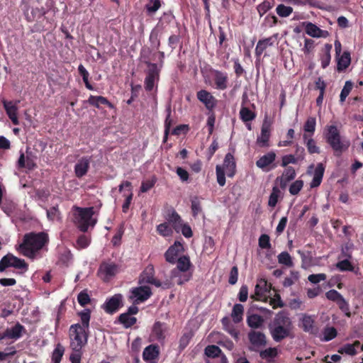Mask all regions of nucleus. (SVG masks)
I'll use <instances>...</instances> for the list:
<instances>
[{
  "label": "nucleus",
  "instance_id": "1",
  "mask_svg": "<svg viewBox=\"0 0 363 363\" xmlns=\"http://www.w3.org/2000/svg\"><path fill=\"white\" fill-rule=\"evenodd\" d=\"M50 239L45 232H30L26 233L22 242L18 245L17 250L24 257L31 260L41 259L43 251L48 250V245Z\"/></svg>",
  "mask_w": 363,
  "mask_h": 363
},
{
  "label": "nucleus",
  "instance_id": "2",
  "mask_svg": "<svg viewBox=\"0 0 363 363\" xmlns=\"http://www.w3.org/2000/svg\"><path fill=\"white\" fill-rule=\"evenodd\" d=\"M270 335L276 342H280L286 338L294 337V325L288 314L280 311L276 314L269 325Z\"/></svg>",
  "mask_w": 363,
  "mask_h": 363
},
{
  "label": "nucleus",
  "instance_id": "3",
  "mask_svg": "<svg viewBox=\"0 0 363 363\" xmlns=\"http://www.w3.org/2000/svg\"><path fill=\"white\" fill-rule=\"evenodd\" d=\"M69 347L72 350L69 360L72 363H81L82 349L87 344L89 330L81 327L80 323L72 324L69 329Z\"/></svg>",
  "mask_w": 363,
  "mask_h": 363
},
{
  "label": "nucleus",
  "instance_id": "4",
  "mask_svg": "<svg viewBox=\"0 0 363 363\" xmlns=\"http://www.w3.org/2000/svg\"><path fill=\"white\" fill-rule=\"evenodd\" d=\"M72 211L74 222L81 232L86 233L90 226L94 227L96 225L97 220L93 218L96 213L94 207L82 208L73 206Z\"/></svg>",
  "mask_w": 363,
  "mask_h": 363
},
{
  "label": "nucleus",
  "instance_id": "5",
  "mask_svg": "<svg viewBox=\"0 0 363 363\" xmlns=\"http://www.w3.org/2000/svg\"><path fill=\"white\" fill-rule=\"evenodd\" d=\"M327 143L331 147L335 155H340L347 150L350 146L348 141H342L337 126L331 125L328 126L325 134Z\"/></svg>",
  "mask_w": 363,
  "mask_h": 363
},
{
  "label": "nucleus",
  "instance_id": "6",
  "mask_svg": "<svg viewBox=\"0 0 363 363\" xmlns=\"http://www.w3.org/2000/svg\"><path fill=\"white\" fill-rule=\"evenodd\" d=\"M140 284H150L156 287H161L163 289H168L173 286L171 279H166L164 281H160L155 278V269L153 265L149 264L140 275Z\"/></svg>",
  "mask_w": 363,
  "mask_h": 363
},
{
  "label": "nucleus",
  "instance_id": "7",
  "mask_svg": "<svg viewBox=\"0 0 363 363\" xmlns=\"http://www.w3.org/2000/svg\"><path fill=\"white\" fill-rule=\"evenodd\" d=\"M13 267L14 269L21 270L19 274H23L28 270V263L23 259L14 256L11 253H8L0 260V272H4L7 268Z\"/></svg>",
  "mask_w": 363,
  "mask_h": 363
},
{
  "label": "nucleus",
  "instance_id": "8",
  "mask_svg": "<svg viewBox=\"0 0 363 363\" xmlns=\"http://www.w3.org/2000/svg\"><path fill=\"white\" fill-rule=\"evenodd\" d=\"M168 330L169 328L167 323L161 321H155L151 329L149 341L157 342L162 345H164L165 343Z\"/></svg>",
  "mask_w": 363,
  "mask_h": 363
},
{
  "label": "nucleus",
  "instance_id": "9",
  "mask_svg": "<svg viewBox=\"0 0 363 363\" xmlns=\"http://www.w3.org/2000/svg\"><path fill=\"white\" fill-rule=\"evenodd\" d=\"M325 297L329 301L335 302L345 316L347 318L351 317L352 313L350 312L349 302L345 300L340 292L335 289H330L325 293Z\"/></svg>",
  "mask_w": 363,
  "mask_h": 363
},
{
  "label": "nucleus",
  "instance_id": "10",
  "mask_svg": "<svg viewBox=\"0 0 363 363\" xmlns=\"http://www.w3.org/2000/svg\"><path fill=\"white\" fill-rule=\"evenodd\" d=\"M120 267L113 262H103L98 269L99 277L104 281H109L119 272Z\"/></svg>",
  "mask_w": 363,
  "mask_h": 363
},
{
  "label": "nucleus",
  "instance_id": "11",
  "mask_svg": "<svg viewBox=\"0 0 363 363\" xmlns=\"http://www.w3.org/2000/svg\"><path fill=\"white\" fill-rule=\"evenodd\" d=\"M152 296V291L148 286H140L133 288L128 298L133 304H138L147 300Z\"/></svg>",
  "mask_w": 363,
  "mask_h": 363
},
{
  "label": "nucleus",
  "instance_id": "12",
  "mask_svg": "<svg viewBox=\"0 0 363 363\" xmlns=\"http://www.w3.org/2000/svg\"><path fill=\"white\" fill-rule=\"evenodd\" d=\"M123 306V303L122 294H116L111 297L106 298L101 308L106 313L113 314L116 313Z\"/></svg>",
  "mask_w": 363,
  "mask_h": 363
},
{
  "label": "nucleus",
  "instance_id": "13",
  "mask_svg": "<svg viewBox=\"0 0 363 363\" xmlns=\"http://www.w3.org/2000/svg\"><path fill=\"white\" fill-rule=\"evenodd\" d=\"M276 157V153L274 151H269L256 161V165L266 172L272 170L277 167V164H274Z\"/></svg>",
  "mask_w": 363,
  "mask_h": 363
},
{
  "label": "nucleus",
  "instance_id": "14",
  "mask_svg": "<svg viewBox=\"0 0 363 363\" xmlns=\"http://www.w3.org/2000/svg\"><path fill=\"white\" fill-rule=\"evenodd\" d=\"M247 337L253 350L257 351L267 345L266 335L262 332L252 330L248 333Z\"/></svg>",
  "mask_w": 363,
  "mask_h": 363
},
{
  "label": "nucleus",
  "instance_id": "15",
  "mask_svg": "<svg viewBox=\"0 0 363 363\" xmlns=\"http://www.w3.org/2000/svg\"><path fill=\"white\" fill-rule=\"evenodd\" d=\"M214 87L218 90H225L228 87V73L218 69H212Z\"/></svg>",
  "mask_w": 363,
  "mask_h": 363
},
{
  "label": "nucleus",
  "instance_id": "16",
  "mask_svg": "<svg viewBox=\"0 0 363 363\" xmlns=\"http://www.w3.org/2000/svg\"><path fill=\"white\" fill-rule=\"evenodd\" d=\"M91 157L84 156L79 158L74 165V174L77 178L85 176L90 167Z\"/></svg>",
  "mask_w": 363,
  "mask_h": 363
},
{
  "label": "nucleus",
  "instance_id": "17",
  "mask_svg": "<svg viewBox=\"0 0 363 363\" xmlns=\"http://www.w3.org/2000/svg\"><path fill=\"white\" fill-rule=\"evenodd\" d=\"M199 101L203 103L208 111H212L217 105V99L209 91L202 89L196 93Z\"/></svg>",
  "mask_w": 363,
  "mask_h": 363
},
{
  "label": "nucleus",
  "instance_id": "18",
  "mask_svg": "<svg viewBox=\"0 0 363 363\" xmlns=\"http://www.w3.org/2000/svg\"><path fill=\"white\" fill-rule=\"evenodd\" d=\"M184 250L183 245L179 241H175L164 253V257L167 262L171 264L176 263L177 257L180 252Z\"/></svg>",
  "mask_w": 363,
  "mask_h": 363
},
{
  "label": "nucleus",
  "instance_id": "19",
  "mask_svg": "<svg viewBox=\"0 0 363 363\" xmlns=\"http://www.w3.org/2000/svg\"><path fill=\"white\" fill-rule=\"evenodd\" d=\"M300 327L304 332L311 335H316L318 333V330L315 325V318L313 316L303 314L300 319Z\"/></svg>",
  "mask_w": 363,
  "mask_h": 363
},
{
  "label": "nucleus",
  "instance_id": "20",
  "mask_svg": "<svg viewBox=\"0 0 363 363\" xmlns=\"http://www.w3.org/2000/svg\"><path fill=\"white\" fill-rule=\"evenodd\" d=\"M282 174L280 177H277L276 182L279 184L281 189H286L288 183L294 180L296 176V172L293 167H284Z\"/></svg>",
  "mask_w": 363,
  "mask_h": 363
},
{
  "label": "nucleus",
  "instance_id": "21",
  "mask_svg": "<svg viewBox=\"0 0 363 363\" xmlns=\"http://www.w3.org/2000/svg\"><path fill=\"white\" fill-rule=\"evenodd\" d=\"M6 338L17 340L27 333L26 328L19 323H16L13 327L7 328L5 330Z\"/></svg>",
  "mask_w": 363,
  "mask_h": 363
},
{
  "label": "nucleus",
  "instance_id": "22",
  "mask_svg": "<svg viewBox=\"0 0 363 363\" xmlns=\"http://www.w3.org/2000/svg\"><path fill=\"white\" fill-rule=\"evenodd\" d=\"M220 166L223 167V171L226 172L228 177H234L236 173V162L233 154L230 152L227 153L225 156L223 165Z\"/></svg>",
  "mask_w": 363,
  "mask_h": 363
},
{
  "label": "nucleus",
  "instance_id": "23",
  "mask_svg": "<svg viewBox=\"0 0 363 363\" xmlns=\"http://www.w3.org/2000/svg\"><path fill=\"white\" fill-rule=\"evenodd\" d=\"M176 262L177 263V267L171 272L172 278H175L181 272H186L191 266V262L188 256H182Z\"/></svg>",
  "mask_w": 363,
  "mask_h": 363
},
{
  "label": "nucleus",
  "instance_id": "24",
  "mask_svg": "<svg viewBox=\"0 0 363 363\" xmlns=\"http://www.w3.org/2000/svg\"><path fill=\"white\" fill-rule=\"evenodd\" d=\"M166 220H167V223L171 225L175 231H180L182 219L174 208H170L167 211Z\"/></svg>",
  "mask_w": 363,
  "mask_h": 363
},
{
  "label": "nucleus",
  "instance_id": "25",
  "mask_svg": "<svg viewBox=\"0 0 363 363\" xmlns=\"http://www.w3.org/2000/svg\"><path fill=\"white\" fill-rule=\"evenodd\" d=\"M160 352V347L156 344H151L144 349L143 358L145 362H151L158 359Z\"/></svg>",
  "mask_w": 363,
  "mask_h": 363
},
{
  "label": "nucleus",
  "instance_id": "26",
  "mask_svg": "<svg viewBox=\"0 0 363 363\" xmlns=\"http://www.w3.org/2000/svg\"><path fill=\"white\" fill-rule=\"evenodd\" d=\"M86 102L91 106H94L97 108H101V105H105L108 106L109 108H114V105L110 102L107 98L102 96H93L90 95Z\"/></svg>",
  "mask_w": 363,
  "mask_h": 363
},
{
  "label": "nucleus",
  "instance_id": "27",
  "mask_svg": "<svg viewBox=\"0 0 363 363\" xmlns=\"http://www.w3.org/2000/svg\"><path fill=\"white\" fill-rule=\"evenodd\" d=\"M277 37V34H274L269 38L259 40L255 48V55L257 57H260L268 46H272L274 44Z\"/></svg>",
  "mask_w": 363,
  "mask_h": 363
},
{
  "label": "nucleus",
  "instance_id": "28",
  "mask_svg": "<svg viewBox=\"0 0 363 363\" xmlns=\"http://www.w3.org/2000/svg\"><path fill=\"white\" fill-rule=\"evenodd\" d=\"M325 172V166L323 163H318L313 173V178L311 182V188H315L320 185Z\"/></svg>",
  "mask_w": 363,
  "mask_h": 363
},
{
  "label": "nucleus",
  "instance_id": "29",
  "mask_svg": "<svg viewBox=\"0 0 363 363\" xmlns=\"http://www.w3.org/2000/svg\"><path fill=\"white\" fill-rule=\"evenodd\" d=\"M4 107L6 110V114L11 119L13 125H18L19 121L18 118V108L13 105L11 101L4 102Z\"/></svg>",
  "mask_w": 363,
  "mask_h": 363
},
{
  "label": "nucleus",
  "instance_id": "30",
  "mask_svg": "<svg viewBox=\"0 0 363 363\" xmlns=\"http://www.w3.org/2000/svg\"><path fill=\"white\" fill-rule=\"evenodd\" d=\"M337 70L339 72L346 69L351 62L350 53L345 51L340 57L337 56Z\"/></svg>",
  "mask_w": 363,
  "mask_h": 363
},
{
  "label": "nucleus",
  "instance_id": "31",
  "mask_svg": "<svg viewBox=\"0 0 363 363\" xmlns=\"http://www.w3.org/2000/svg\"><path fill=\"white\" fill-rule=\"evenodd\" d=\"M145 63L147 67L145 77L153 79H160V69L158 67L156 63L150 62V61H145Z\"/></svg>",
  "mask_w": 363,
  "mask_h": 363
},
{
  "label": "nucleus",
  "instance_id": "32",
  "mask_svg": "<svg viewBox=\"0 0 363 363\" xmlns=\"http://www.w3.org/2000/svg\"><path fill=\"white\" fill-rule=\"evenodd\" d=\"M247 323L250 328L258 329L262 326L264 319L260 315L252 314L247 316Z\"/></svg>",
  "mask_w": 363,
  "mask_h": 363
},
{
  "label": "nucleus",
  "instance_id": "33",
  "mask_svg": "<svg viewBox=\"0 0 363 363\" xmlns=\"http://www.w3.org/2000/svg\"><path fill=\"white\" fill-rule=\"evenodd\" d=\"M308 134L304 133L303 138L304 140L307 150L309 154H319L320 152V147L316 145L315 141L313 138H309Z\"/></svg>",
  "mask_w": 363,
  "mask_h": 363
},
{
  "label": "nucleus",
  "instance_id": "34",
  "mask_svg": "<svg viewBox=\"0 0 363 363\" xmlns=\"http://www.w3.org/2000/svg\"><path fill=\"white\" fill-rule=\"evenodd\" d=\"M244 307L240 303H235L233 308L231 317L235 323H239L242 320Z\"/></svg>",
  "mask_w": 363,
  "mask_h": 363
},
{
  "label": "nucleus",
  "instance_id": "35",
  "mask_svg": "<svg viewBox=\"0 0 363 363\" xmlns=\"http://www.w3.org/2000/svg\"><path fill=\"white\" fill-rule=\"evenodd\" d=\"M306 33L313 38H320L323 36V30L319 28L316 25L313 23L308 22L306 25Z\"/></svg>",
  "mask_w": 363,
  "mask_h": 363
},
{
  "label": "nucleus",
  "instance_id": "36",
  "mask_svg": "<svg viewBox=\"0 0 363 363\" xmlns=\"http://www.w3.org/2000/svg\"><path fill=\"white\" fill-rule=\"evenodd\" d=\"M332 50V45L327 43L324 46L323 55L320 57L321 67L323 69H325L330 62L331 55L330 51Z\"/></svg>",
  "mask_w": 363,
  "mask_h": 363
},
{
  "label": "nucleus",
  "instance_id": "37",
  "mask_svg": "<svg viewBox=\"0 0 363 363\" xmlns=\"http://www.w3.org/2000/svg\"><path fill=\"white\" fill-rule=\"evenodd\" d=\"M118 322L123 325L125 328H128L135 325L137 322V319L135 317H131L125 313H121L118 318Z\"/></svg>",
  "mask_w": 363,
  "mask_h": 363
},
{
  "label": "nucleus",
  "instance_id": "38",
  "mask_svg": "<svg viewBox=\"0 0 363 363\" xmlns=\"http://www.w3.org/2000/svg\"><path fill=\"white\" fill-rule=\"evenodd\" d=\"M204 354L206 355L208 359L216 357H220V355L224 354L220 347L215 345H208L204 350Z\"/></svg>",
  "mask_w": 363,
  "mask_h": 363
},
{
  "label": "nucleus",
  "instance_id": "39",
  "mask_svg": "<svg viewBox=\"0 0 363 363\" xmlns=\"http://www.w3.org/2000/svg\"><path fill=\"white\" fill-rule=\"evenodd\" d=\"M78 315L80 317L82 324L81 327H83L84 330H89V321L91 319V311L90 309L86 308L78 313Z\"/></svg>",
  "mask_w": 363,
  "mask_h": 363
},
{
  "label": "nucleus",
  "instance_id": "40",
  "mask_svg": "<svg viewBox=\"0 0 363 363\" xmlns=\"http://www.w3.org/2000/svg\"><path fill=\"white\" fill-rule=\"evenodd\" d=\"M323 337L321 338V340L325 342H328L337 337V330L334 327L326 326L323 330Z\"/></svg>",
  "mask_w": 363,
  "mask_h": 363
},
{
  "label": "nucleus",
  "instance_id": "41",
  "mask_svg": "<svg viewBox=\"0 0 363 363\" xmlns=\"http://www.w3.org/2000/svg\"><path fill=\"white\" fill-rule=\"evenodd\" d=\"M65 353V347L60 343L57 344L52 354V363H60Z\"/></svg>",
  "mask_w": 363,
  "mask_h": 363
},
{
  "label": "nucleus",
  "instance_id": "42",
  "mask_svg": "<svg viewBox=\"0 0 363 363\" xmlns=\"http://www.w3.org/2000/svg\"><path fill=\"white\" fill-rule=\"evenodd\" d=\"M240 116L241 120L246 123L254 120L256 117V114L249 108L242 106L240 111Z\"/></svg>",
  "mask_w": 363,
  "mask_h": 363
},
{
  "label": "nucleus",
  "instance_id": "43",
  "mask_svg": "<svg viewBox=\"0 0 363 363\" xmlns=\"http://www.w3.org/2000/svg\"><path fill=\"white\" fill-rule=\"evenodd\" d=\"M78 72L79 74L82 77L83 82L85 84V86L89 90H94V86L90 84L89 80V73L86 69V68L84 67L82 64H80L78 67Z\"/></svg>",
  "mask_w": 363,
  "mask_h": 363
},
{
  "label": "nucleus",
  "instance_id": "44",
  "mask_svg": "<svg viewBox=\"0 0 363 363\" xmlns=\"http://www.w3.org/2000/svg\"><path fill=\"white\" fill-rule=\"evenodd\" d=\"M316 119L315 117H308L303 125V130L306 133H309L308 135L311 137L315 130Z\"/></svg>",
  "mask_w": 363,
  "mask_h": 363
},
{
  "label": "nucleus",
  "instance_id": "45",
  "mask_svg": "<svg viewBox=\"0 0 363 363\" xmlns=\"http://www.w3.org/2000/svg\"><path fill=\"white\" fill-rule=\"evenodd\" d=\"M336 267L341 272H354V270L353 264L348 258L337 262Z\"/></svg>",
  "mask_w": 363,
  "mask_h": 363
},
{
  "label": "nucleus",
  "instance_id": "46",
  "mask_svg": "<svg viewBox=\"0 0 363 363\" xmlns=\"http://www.w3.org/2000/svg\"><path fill=\"white\" fill-rule=\"evenodd\" d=\"M47 217L48 220L54 221L61 219V212L59 210L58 206L56 205L47 209Z\"/></svg>",
  "mask_w": 363,
  "mask_h": 363
},
{
  "label": "nucleus",
  "instance_id": "47",
  "mask_svg": "<svg viewBox=\"0 0 363 363\" xmlns=\"http://www.w3.org/2000/svg\"><path fill=\"white\" fill-rule=\"evenodd\" d=\"M276 12L279 16L286 18L293 13V8L284 4H279L276 8Z\"/></svg>",
  "mask_w": 363,
  "mask_h": 363
},
{
  "label": "nucleus",
  "instance_id": "48",
  "mask_svg": "<svg viewBox=\"0 0 363 363\" xmlns=\"http://www.w3.org/2000/svg\"><path fill=\"white\" fill-rule=\"evenodd\" d=\"M157 231L163 237L171 236L173 233L172 228L167 222L158 225L157 226Z\"/></svg>",
  "mask_w": 363,
  "mask_h": 363
},
{
  "label": "nucleus",
  "instance_id": "49",
  "mask_svg": "<svg viewBox=\"0 0 363 363\" xmlns=\"http://www.w3.org/2000/svg\"><path fill=\"white\" fill-rule=\"evenodd\" d=\"M194 336V333L192 331L189 330L188 332L184 333L179 340V347L181 350L185 349L187 345L189 344L190 340Z\"/></svg>",
  "mask_w": 363,
  "mask_h": 363
},
{
  "label": "nucleus",
  "instance_id": "50",
  "mask_svg": "<svg viewBox=\"0 0 363 363\" xmlns=\"http://www.w3.org/2000/svg\"><path fill=\"white\" fill-rule=\"evenodd\" d=\"M281 191L277 186H274L272 188V193L269 196V201H268V205L271 207L276 206L278 199L280 196Z\"/></svg>",
  "mask_w": 363,
  "mask_h": 363
},
{
  "label": "nucleus",
  "instance_id": "51",
  "mask_svg": "<svg viewBox=\"0 0 363 363\" xmlns=\"http://www.w3.org/2000/svg\"><path fill=\"white\" fill-rule=\"evenodd\" d=\"M298 162H300V160L297 157H295L294 155L289 154L284 155L281 157L280 165L283 167H289V164H297Z\"/></svg>",
  "mask_w": 363,
  "mask_h": 363
},
{
  "label": "nucleus",
  "instance_id": "52",
  "mask_svg": "<svg viewBox=\"0 0 363 363\" xmlns=\"http://www.w3.org/2000/svg\"><path fill=\"white\" fill-rule=\"evenodd\" d=\"M277 258L279 264H284L289 267L293 266L292 259L289 252H282L278 255Z\"/></svg>",
  "mask_w": 363,
  "mask_h": 363
},
{
  "label": "nucleus",
  "instance_id": "53",
  "mask_svg": "<svg viewBox=\"0 0 363 363\" xmlns=\"http://www.w3.org/2000/svg\"><path fill=\"white\" fill-rule=\"evenodd\" d=\"M352 88H353V83L351 81L345 82V85H344V86L341 91L340 95V101L341 103H342L345 101L346 98L350 94Z\"/></svg>",
  "mask_w": 363,
  "mask_h": 363
},
{
  "label": "nucleus",
  "instance_id": "54",
  "mask_svg": "<svg viewBox=\"0 0 363 363\" xmlns=\"http://www.w3.org/2000/svg\"><path fill=\"white\" fill-rule=\"evenodd\" d=\"M77 301L80 306L84 307L91 303V297L87 290L82 291L77 296Z\"/></svg>",
  "mask_w": 363,
  "mask_h": 363
},
{
  "label": "nucleus",
  "instance_id": "55",
  "mask_svg": "<svg viewBox=\"0 0 363 363\" xmlns=\"http://www.w3.org/2000/svg\"><path fill=\"white\" fill-rule=\"evenodd\" d=\"M338 352L341 354H347L350 356H355L357 354L356 349L350 343L345 344L338 349Z\"/></svg>",
  "mask_w": 363,
  "mask_h": 363
},
{
  "label": "nucleus",
  "instance_id": "56",
  "mask_svg": "<svg viewBox=\"0 0 363 363\" xmlns=\"http://www.w3.org/2000/svg\"><path fill=\"white\" fill-rule=\"evenodd\" d=\"M277 355V350L275 347H269L259 352L262 359L269 360Z\"/></svg>",
  "mask_w": 363,
  "mask_h": 363
},
{
  "label": "nucleus",
  "instance_id": "57",
  "mask_svg": "<svg viewBox=\"0 0 363 363\" xmlns=\"http://www.w3.org/2000/svg\"><path fill=\"white\" fill-rule=\"evenodd\" d=\"M303 186V181L301 179H297L294 182L289 186V191L291 195H297Z\"/></svg>",
  "mask_w": 363,
  "mask_h": 363
},
{
  "label": "nucleus",
  "instance_id": "58",
  "mask_svg": "<svg viewBox=\"0 0 363 363\" xmlns=\"http://www.w3.org/2000/svg\"><path fill=\"white\" fill-rule=\"evenodd\" d=\"M270 133L264 131H261L260 136L257 138V143L262 147H267L269 146V140Z\"/></svg>",
  "mask_w": 363,
  "mask_h": 363
},
{
  "label": "nucleus",
  "instance_id": "59",
  "mask_svg": "<svg viewBox=\"0 0 363 363\" xmlns=\"http://www.w3.org/2000/svg\"><path fill=\"white\" fill-rule=\"evenodd\" d=\"M225 172L220 165L218 164L216 167V179L217 182L220 186L225 184Z\"/></svg>",
  "mask_w": 363,
  "mask_h": 363
},
{
  "label": "nucleus",
  "instance_id": "60",
  "mask_svg": "<svg viewBox=\"0 0 363 363\" xmlns=\"http://www.w3.org/2000/svg\"><path fill=\"white\" fill-rule=\"evenodd\" d=\"M272 8V5L271 4L270 1L269 0H264L257 6V9L259 16H262Z\"/></svg>",
  "mask_w": 363,
  "mask_h": 363
},
{
  "label": "nucleus",
  "instance_id": "61",
  "mask_svg": "<svg viewBox=\"0 0 363 363\" xmlns=\"http://www.w3.org/2000/svg\"><path fill=\"white\" fill-rule=\"evenodd\" d=\"M156 183V178L153 177L152 179L143 181L140 186V191L143 193L148 191Z\"/></svg>",
  "mask_w": 363,
  "mask_h": 363
},
{
  "label": "nucleus",
  "instance_id": "62",
  "mask_svg": "<svg viewBox=\"0 0 363 363\" xmlns=\"http://www.w3.org/2000/svg\"><path fill=\"white\" fill-rule=\"evenodd\" d=\"M259 246L262 249H269L271 247L270 238L267 234H262L259 238Z\"/></svg>",
  "mask_w": 363,
  "mask_h": 363
},
{
  "label": "nucleus",
  "instance_id": "63",
  "mask_svg": "<svg viewBox=\"0 0 363 363\" xmlns=\"http://www.w3.org/2000/svg\"><path fill=\"white\" fill-rule=\"evenodd\" d=\"M327 279V276L325 274H310L308 277V279L312 284H318L321 281H325Z\"/></svg>",
  "mask_w": 363,
  "mask_h": 363
},
{
  "label": "nucleus",
  "instance_id": "64",
  "mask_svg": "<svg viewBox=\"0 0 363 363\" xmlns=\"http://www.w3.org/2000/svg\"><path fill=\"white\" fill-rule=\"evenodd\" d=\"M238 279V268L237 266H233L230 272L228 283L234 285L237 283Z\"/></svg>",
  "mask_w": 363,
  "mask_h": 363
}]
</instances>
